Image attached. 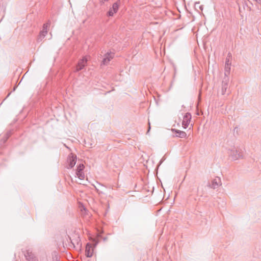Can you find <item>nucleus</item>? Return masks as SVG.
<instances>
[{"mask_svg":"<svg viewBox=\"0 0 261 261\" xmlns=\"http://www.w3.org/2000/svg\"><path fill=\"white\" fill-rule=\"evenodd\" d=\"M229 155L232 160H237L243 158V152L241 149L233 147L231 149L229 150Z\"/></svg>","mask_w":261,"mask_h":261,"instance_id":"nucleus-1","label":"nucleus"},{"mask_svg":"<svg viewBox=\"0 0 261 261\" xmlns=\"http://www.w3.org/2000/svg\"><path fill=\"white\" fill-rule=\"evenodd\" d=\"M229 82V76H224L222 82V86H221V94L222 95L226 94L228 95L230 92L228 89V84Z\"/></svg>","mask_w":261,"mask_h":261,"instance_id":"nucleus-2","label":"nucleus"},{"mask_svg":"<svg viewBox=\"0 0 261 261\" xmlns=\"http://www.w3.org/2000/svg\"><path fill=\"white\" fill-rule=\"evenodd\" d=\"M120 3V1L114 3L112 5V7L110 8V10L108 11L107 15L109 17H111L113 16L115 13H116L119 9Z\"/></svg>","mask_w":261,"mask_h":261,"instance_id":"nucleus-3","label":"nucleus"},{"mask_svg":"<svg viewBox=\"0 0 261 261\" xmlns=\"http://www.w3.org/2000/svg\"><path fill=\"white\" fill-rule=\"evenodd\" d=\"M76 162V155L75 154L71 153L69 154L67 163L68 166L67 167L68 169H72L75 165Z\"/></svg>","mask_w":261,"mask_h":261,"instance_id":"nucleus-4","label":"nucleus"},{"mask_svg":"<svg viewBox=\"0 0 261 261\" xmlns=\"http://www.w3.org/2000/svg\"><path fill=\"white\" fill-rule=\"evenodd\" d=\"M114 57V53L112 52H108L106 53L104 55V58H103L101 66L102 65H107L109 62L113 59Z\"/></svg>","mask_w":261,"mask_h":261,"instance_id":"nucleus-5","label":"nucleus"},{"mask_svg":"<svg viewBox=\"0 0 261 261\" xmlns=\"http://www.w3.org/2000/svg\"><path fill=\"white\" fill-rule=\"evenodd\" d=\"M85 168V166L83 164H80L77 166V169L76 171V174L78 178L81 180L84 179L85 178V174L83 172V170Z\"/></svg>","mask_w":261,"mask_h":261,"instance_id":"nucleus-6","label":"nucleus"},{"mask_svg":"<svg viewBox=\"0 0 261 261\" xmlns=\"http://www.w3.org/2000/svg\"><path fill=\"white\" fill-rule=\"evenodd\" d=\"M192 118L191 114L190 113H187L184 115L182 122V126L184 128L188 127Z\"/></svg>","mask_w":261,"mask_h":261,"instance_id":"nucleus-7","label":"nucleus"},{"mask_svg":"<svg viewBox=\"0 0 261 261\" xmlns=\"http://www.w3.org/2000/svg\"><path fill=\"white\" fill-rule=\"evenodd\" d=\"M88 59L86 57H84L82 59L80 60L76 66V71H79L83 69L84 67L86 65Z\"/></svg>","mask_w":261,"mask_h":261,"instance_id":"nucleus-8","label":"nucleus"},{"mask_svg":"<svg viewBox=\"0 0 261 261\" xmlns=\"http://www.w3.org/2000/svg\"><path fill=\"white\" fill-rule=\"evenodd\" d=\"M221 185V181L220 178L217 177L212 181L211 184H208V186L212 189H215L218 188Z\"/></svg>","mask_w":261,"mask_h":261,"instance_id":"nucleus-9","label":"nucleus"},{"mask_svg":"<svg viewBox=\"0 0 261 261\" xmlns=\"http://www.w3.org/2000/svg\"><path fill=\"white\" fill-rule=\"evenodd\" d=\"M10 136V133H7L1 137L0 139V148L5 146V143Z\"/></svg>","mask_w":261,"mask_h":261,"instance_id":"nucleus-10","label":"nucleus"},{"mask_svg":"<svg viewBox=\"0 0 261 261\" xmlns=\"http://www.w3.org/2000/svg\"><path fill=\"white\" fill-rule=\"evenodd\" d=\"M93 249L92 245L90 243H87L86 246L85 254L87 257H91L93 255Z\"/></svg>","mask_w":261,"mask_h":261,"instance_id":"nucleus-11","label":"nucleus"},{"mask_svg":"<svg viewBox=\"0 0 261 261\" xmlns=\"http://www.w3.org/2000/svg\"><path fill=\"white\" fill-rule=\"evenodd\" d=\"M24 256L28 261H37V260L34 254L29 250L24 253Z\"/></svg>","mask_w":261,"mask_h":261,"instance_id":"nucleus-12","label":"nucleus"},{"mask_svg":"<svg viewBox=\"0 0 261 261\" xmlns=\"http://www.w3.org/2000/svg\"><path fill=\"white\" fill-rule=\"evenodd\" d=\"M173 132H175L176 136L180 138H184L186 137L187 134L184 132L178 129H172Z\"/></svg>","mask_w":261,"mask_h":261,"instance_id":"nucleus-13","label":"nucleus"},{"mask_svg":"<svg viewBox=\"0 0 261 261\" xmlns=\"http://www.w3.org/2000/svg\"><path fill=\"white\" fill-rule=\"evenodd\" d=\"M47 33V31H40L39 35L38 36L37 41L38 42H41L46 35Z\"/></svg>","mask_w":261,"mask_h":261,"instance_id":"nucleus-14","label":"nucleus"},{"mask_svg":"<svg viewBox=\"0 0 261 261\" xmlns=\"http://www.w3.org/2000/svg\"><path fill=\"white\" fill-rule=\"evenodd\" d=\"M230 65L231 63H227V65H225L224 76H229L230 71Z\"/></svg>","mask_w":261,"mask_h":261,"instance_id":"nucleus-15","label":"nucleus"},{"mask_svg":"<svg viewBox=\"0 0 261 261\" xmlns=\"http://www.w3.org/2000/svg\"><path fill=\"white\" fill-rule=\"evenodd\" d=\"M50 24V22L44 23L43 25V29L42 31H47L49 25Z\"/></svg>","mask_w":261,"mask_h":261,"instance_id":"nucleus-16","label":"nucleus"},{"mask_svg":"<svg viewBox=\"0 0 261 261\" xmlns=\"http://www.w3.org/2000/svg\"><path fill=\"white\" fill-rule=\"evenodd\" d=\"M253 2L256 3L257 8L259 9V5H261V0H253Z\"/></svg>","mask_w":261,"mask_h":261,"instance_id":"nucleus-17","label":"nucleus"},{"mask_svg":"<svg viewBox=\"0 0 261 261\" xmlns=\"http://www.w3.org/2000/svg\"><path fill=\"white\" fill-rule=\"evenodd\" d=\"M227 63H231V62L229 60V59L228 58H226L225 65H227Z\"/></svg>","mask_w":261,"mask_h":261,"instance_id":"nucleus-18","label":"nucleus"},{"mask_svg":"<svg viewBox=\"0 0 261 261\" xmlns=\"http://www.w3.org/2000/svg\"><path fill=\"white\" fill-rule=\"evenodd\" d=\"M109 1L99 0L100 4L101 5L105 4V2H108Z\"/></svg>","mask_w":261,"mask_h":261,"instance_id":"nucleus-19","label":"nucleus"},{"mask_svg":"<svg viewBox=\"0 0 261 261\" xmlns=\"http://www.w3.org/2000/svg\"><path fill=\"white\" fill-rule=\"evenodd\" d=\"M148 125H149V126H148V130H147V134H148V133H149V130H150V128H151V127H150V122H148Z\"/></svg>","mask_w":261,"mask_h":261,"instance_id":"nucleus-20","label":"nucleus"},{"mask_svg":"<svg viewBox=\"0 0 261 261\" xmlns=\"http://www.w3.org/2000/svg\"><path fill=\"white\" fill-rule=\"evenodd\" d=\"M231 57V54L230 53H229L227 55V58H228L229 59V58Z\"/></svg>","mask_w":261,"mask_h":261,"instance_id":"nucleus-21","label":"nucleus"},{"mask_svg":"<svg viewBox=\"0 0 261 261\" xmlns=\"http://www.w3.org/2000/svg\"><path fill=\"white\" fill-rule=\"evenodd\" d=\"M83 210H84L85 212H86V208L84 207H83Z\"/></svg>","mask_w":261,"mask_h":261,"instance_id":"nucleus-22","label":"nucleus"}]
</instances>
